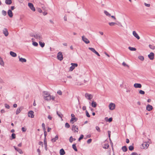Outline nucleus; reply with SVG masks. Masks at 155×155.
Wrapping results in <instances>:
<instances>
[{
    "label": "nucleus",
    "instance_id": "13",
    "mask_svg": "<svg viewBox=\"0 0 155 155\" xmlns=\"http://www.w3.org/2000/svg\"><path fill=\"white\" fill-rule=\"evenodd\" d=\"M142 146L143 148L147 149L149 146V143L148 142H144L143 143Z\"/></svg>",
    "mask_w": 155,
    "mask_h": 155
},
{
    "label": "nucleus",
    "instance_id": "57",
    "mask_svg": "<svg viewBox=\"0 0 155 155\" xmlns=\"http://www.w3.org/2000/svg\"><path fill=\"white\" fill-rule=\"evenodd\" d=\"M91 141H92V139H90L87 140V143L89 144L91 142Z\"/></svg>",
    "mask_w": 155,
    "mask_h": 155
},
{
    "label": "nucleus",
    "instance_id": "37",
    "mask_svg": "<svg viewBox=\"0 0 155 155\" xmlns=\"http://www.w3.org/2000/svg\"><path fill=\"white\" fill-rule=\"evenodd\" d=\"M138 58L141 61H143L144 60V58L143 56H140L138 57Z\"/></svg>",
    "mask_w": 155,
    "mask_h": 155
},
{
    "label": "nucleus",
    "instance_id": "7",
    "mask_svg": "<svg viewBox=\"0 0 155 155\" xmlns=\"http://www.w3.org/2000/svg\"><path fill=\"white\" fill-rule=\"evenodd\" d=\"M81 38L82 40L86 44H88L90 43L89 41L84 36H82Z\"/></svg>",
    "mask_w": 155,
    "mask_h": 155
},
{
    "label": "nucleus",
    "instance_id": "9",
    "mask_svg": "<svg viewBox=\"0 0 155 155\" xmlns=\"http://www.w3.org/2000/svg\"><path fill=\"white\" fill-rule=\"evenodd\" d=\"M28 116L29 117H31V118L34 117L35 116L34 112L32 110L29 111L28 113Z\"/></svg>",
    "mask_w": 155,
    "mask_h": 155
},
{
    "label": "nucleus",
    "instance_id": "56",
    "mask_svg": "<svg viewBox=\"0 0 155 155\" xmlns=\"http://www.w3.org/2000/svg\"><path fill=\"white\" fill-rule=\"evenodd\" d=\"M91 137V135L90 134H88L84 138V139H86L87 138H90Z\"/></svg>",
    "mask_w": 155,
    "mask_h": 155
},
{
    "label": "nucleus",
    "instance_id": "42",
    "mask_svg": "<svg viewBox=\"0 0 155 155\" xmlns=\"http://www.w3.org/2000/svg\"><path fill=\"white\" fill-rule=\"evenodd\" d=\"M122 65L124 67H129V66L125 62H124L122 64Z\"/></svg>",
    "mask_w": 155,
    "mask_h": 155
},
{
    "label": "nucleus",
    "instance_id": "25",
    "mask_svg": "<svg viewBox=\"0 0 155 155\" xmlns=\"http://www.w3.org/2000/svg\"><path fill=\"white\" fill-rule=\"evenodd\" d=\"M97 105L96 103L94 101H92L91 103V105L93 107H95Z\"/></svg>",
    "mask_w": 155,
    "mask_h": 155
},
{
    "label": "nucleus",
    "instance_id": "30",
    "mask_svg": "<svg viewBox=\"0 0 155 155\" xmlns=\"http://www.w3.org/2000/svg\"><path fill=\"white\" fill-rule=\"evenodd\" d=\"M39 44L42 47V48H43V47H44L45 46V44L44 43V42H42L41 41H39Z\"/></svg>",
    "mask_w": 155,
    "mask_h": 155
},
{
    "label": "nucleus",
    "instance_id": "62",
    "mask_svg": "<svg viewBox=\"0 0 155 155\" xmlns=\"http://www.w3.org/2000/svg\"><path fill=\"white\" fill-rule=\"evenodd\" d=\"M48 118L50 120H51L52 119V117L50 115H49L48 117Z\"/></svg>",
    "mask_w": 155,
    "mask_h": 155
},
{
    "label": "nucleus",
    "instance_id": "47",
    "mask_svg": "<svg viewBox=\"0 0 155 155\" xmlns=\"http://www.w3.org/2000/svg\"><path fill=\"white\" fill-rule=\"evenodd\" d=\"M57 93L60 95H62V93L61 90H59L57 91Z\"/></svg>",
    "mask_w": 155,
    "mask_h": 155
},
{
    "label": "nucleus",
    "instance_id": "27",
    "mask_svg": "<svg viewBox=\"0 0 155 155\" xmlns=\"http://www.w3.org/2000/svg\"><path fill=\"white\" fill-rule=\"evenodd\" d=\"M12 0H5V3L8 5H9L12 3Z\"/></svg>",
    "mask_w": 155,
    "mask_h": 155
},
{
    "label": "nucleus",
    "instance_id": "44",
    "mask_svg": "<svg viewBox=\"0 0 155 155\" xmlns=\"http://www.w3.org/2000/svg\"><path fill=\"white\" fill-rule=\"evenodd\" d=\"M2 14L3 15L5 16L7 14V12L6 11L3 10L2 11Z\"/></svg>",
    "mask_w": 155,
    "mask_h": 155
},
{
    "label": "nucleus",
    "instance_id": "19",
    "mask_svg": "<svg viewBox=\"0 0 155 155\" xmlns=\"http://www.w3.org/2000/svg\"><path fill=\"white\" fill-rule=\"evenodd\" d=\"M72 130H74V132H78V127L76 125H74L72 126Z\"/></svg>",
    "mask_w": 155,
    "mask_h": 155
},
{
    "label": "nucleus",
    "instance_id": "16",
    "mask_svg": "<svg viewBox=\"0 0 155 155\" xmlns=\"http://www.w3.org/2000/svg\"><path fill=\"white\" fill-rule=\"evenodd\" d=\"M148 57L150 60H153L154 57V54L153 52H151L148 55Z\"/></svg>",
    "mask_w": 155,
    "mask_h": 155
},
{
    "label": "nucleus",
    "instance_id": "52",
    "mask_svg": "<svg viewBox=\"0 0 155 155\" xmlns=\"http://www.w3.org/2000/svg\"><path fill=\"white\" fill-rule=\"evenodd\" d=\"M5 107L6 108L9 109L10 108V106L6 104H5Z\"/></svg>",
    "mask_w": 155,
    "mask_h": 155
},
{
    "label": "nucleus",
    "instance_id": "10",
    "mask_svg": "<svg viewBox=\"0 0 155 155\" xmlns=\"http://www.w3.org/2000/svg\"><path fill=\"white\" fill-rule=\"evenodd\" d=\"M88 49L92 51L93 52L95 53L98 56H100L99 54L95 50V49L89 47Z\"/></svg>",
    "mask_w": 155,
    "mask_h": 155
},
{
    "label": "nucleus",
    "instance_id": "38",
    "mask_svg": "<svg viewBox=\"0 0 155 155\" xmlns=\"http://www.w3.org/2000/svg\"><path fill=\"white\" fill-rule=\"evenodd\" d=\"M57 114L58 115V116L61 118H62V117H63V115L61 113H59L58 111L57 112Z\"/></svg>",
    "mask_w": 155,
    "mask_h": 155
},
{
    "label": "nucleus",
    "instance_id": "6",
    "mask_svg": "<svg viewBox=\"0 0 155 155\" xmlns=\"http://www.w3.org/2000/svg\"><path fill=\"white\" fill-rule=\"evenodd\" d=\"M108 107L110 110H113L115 108V105L114 103H111L109 105Z\"/></svg>",
    "mask_w": 155,
    "mask_h": 155
},
{
    "label": "nucleus",
    "instance_id": "54",
    "mask_svg": "<svg viewBox=\"0 0 155 155\" xmlns=\"http://www.w3.org/2000/svg\"><path fill=\"white\" fill-rule=\"evenodd\" d=\"M21 130L23 132H25L26 130V129L24 127H22L21 128Z\"/></svg>",
    "mask_w": 155,
    "mask_h": 155
},
{
    "label": "nucleus",
    "instance_id": "43",
    "mask_svg": "<svg viewBox=\"0 0 155 155\" xmlns=\"http://www.w3.org/2000/svg\"><path fill=\"white\" fill-rule=\"evenodd\" d=\"M139 93L143 95L145 94V92L143 91L140 90L139 91Z\"/></svg>",
    "mask_w": 155,
    "mask_h": 155
},
{
    "label": "nucleus",
    "instance_id": "22",
    "mask_svg": "<svg viewBox=\"0 0 155 155\" xmlns=\"http://www.w3.org/2000/svg\"><path fill=\"white\" fill-rule=\"evenodd\" d=\"M58 135H56L54 138H52L51 140V141L52 142H54L58 140Z\"/></svg>",
    "mask_w": 155,
    "mask_h": 155
},
{
    "label": "nucleus",
    "instance_id": "53",
    "mask_svg": "<svg viewBox=\"0 0 155 155\" xmlns=\"http://www.w3.org/2000/svg\"><path fill=\"white\" fill-rule=\"evenodd\" d=\"M42 127L43 129V130H45V124L44 123H43L42 124Z\"/></svg>",
    "mask_w": 155,
    "mask_h": 155
},
{
    "label": "nucleus",
    "instance_id": "51",
    "mask_svg": "<svg viewBox=\"0 0 155 155\" xmlns=\"http://www.w3.org/2000/svg\"><path fill=\"white\" fill-rule=\"evenodd\" d=\"M12 139H15V134L14 133L12 134Z\"/></svg>",
    "mask_w": 155,
    "mask_h": 155
},
{
    "label": "nucleus",
    "instance_id": "12",
    "mask_svg": "<svg viewBox=\"0 0 155 155\" xmlns=\"http://www.w3.org/2000/svg\"><path fill=\"white\" fill-rule=\"evenodd\" d=\"M28 6L32 11H35V9L32 3H28Z\"/></svg>",
    "mask_w": 155,
    "mask_h": 155
},
{
    "label": "nucleus",
    "instance_id": "36",
    "mask_svg": "<svg viewBox=\"0 0 155 155\" xmlns=\"http://www.w3.org/2000/svg\"><path fill=\"white\" fill-rule=\"evenodd\" d=\"M72 148L75 151H77L78 150L76 147V145L75 144H73L72 145Z\"/></svg>",
    "mask_w": 155,
    "mask_h": 155
},
{
    "label": "nucleus",
    "instance_id": "39",
    "mask_svg": "<svg viewBox=\"0 0 155 155\" xmlns=\"http://www.w3.org/2000/svg\"><path fill=\"white\" fill-rule=\"evenodd\" d=\"M134 147L133 146L130 145L129 147V149L130 150L132 151L134 150Z\"/></svg>",
    "mask_w": 155,
    "mask_h": 155
},
{
    "label": "nucleus",
    "instance_id": "1",
    "mask_svg": "<svg viewBox=\"0 0 155 155\" xmlns=\"http://www.w3.org/2000/svg\"><path fill=\"white\" fill-rule=\"evenodd\" d=\"M43 96L44 99L46 101H49L51 99V95L47 91H44L43 92Z\"/></svg>",
    "mask_w": 155,
    "mask_h": 155
},
{
    "label": "nucleus",
    "instance_id": "20",
    "mask_svg": "<svg viewBox=\"0 0 155 155\" xmlns=\"http://www.w3.org/2000/svg\"><path fill=\"white\" fill-rule=\"evenodd\" d=\"M8 14L9 17L10 18L13 16V13L12 10L11 9H9L8 11Z\"/></svg>",
    "mask_w": 155,
    "mask_h": 155
},
{
    "label": "nucleus",
    "instance_id": "34",
    "mask_svg": "<svg viewBox=\"0 0 155 155\" xmlns=\"http://www.w3.org/2000/svg\"><path fill=\"white\" fill-rule=\"evenodd\" d=\"M122 149L123 151L124 152H126L127 149V147L125 146L122 147Z\"/></svg>",
    "mask_w": 155,
    "mask_h": 155
},
{
    "label": "nucleus",
    "instance_id": "46",
    "mask_svg": "<svg viewBox=\"0 0 155 155\" xmlns=\"http://www.w3.org/2000/svg\"><path fill=\"white\" fill-rule=\"evenodd\" d=\"M85 112H86V116L88 117H90V115H89L88 112V111L86 110V111H85Z\"/></svg>",
    "mask_w": 155,
    "mask_h": 155
},
{
    "label": "nucleus",
    "instance_id": "28",
    "mask_svg": "<svg viewBox=\"0 0 155 155\" xmlns=\"http://www.w3.org/2000/svg\"><path fill=\"white\" fill-rule=\"evenodd\" d=\"M60 155H64L65 154V152L63 149H61L60 150Z\"/></svg>",
    "mask_w": 155,
    "mask_h": 155
},
{
    "label": "nucleus",
    "instance_id": "45",
    "mask_svg": "<svg viewBox=\"0 0 155 155\" xmlns=\"http://www.w3.org/2000/svg\"><path fill=\"white\" fill-rule=\"evenodd\" d=\"M17 151L20 154H22L23 153L22 150L19 148H18V150H17Z\"/></svg>",
    "mask_w": 155,
    "mask_h": 155
},
{
    "label": "nucleus",
    "instance_id": "48",
    "mask_svg": "<svg viewBox=\"0 0 155 155\" xmlns=\"http://www.w3.org/2000/svg\"><path fill=\"white\" fill-rule=\"evenodd\" d=\"M70 126L69 124L68 123H66L65 124V127L66 128H68L70 127Z\"/></svg>",
    "mask_w": 155,
    "mask_h": 155
},
{
    "label": "nucleus",
    "instance_id": "61",
    "mask_svg": "<svg viewBox=\"0 0 155 155\" xmlns=\"http://www.w3.org/2000/svg\"><path fill=\"white\" fill-rule=\"evenodd\" d=\"M110 133H111L110 131H108V137L109 138H110Z\"/></svg>",
    "mask_w": 155,
    "mask_h": 155
},
{
    "label": "nucleus",
    "instance_id": "17",
    "mask_svg": "<svg viewBox=\"0 0 155 155\" xmlns=\"http://www.w3.org/2000/svg\"><path fill=\"white\" fill-rule=\"evenodd\" d=\"M153 107L152 106L148 104L146 106V110L148 111H150L153 109Z\"/></svg>",
    "mask_w": 155,
    "mask_h": 155
},
{
    "label": "nucleus",
    "instance_id": "2",
    "mask_svg": "<svg viewBox=\"0 0 155 155\" xmlns=\"http://www.w3.org/2000/svg\"><path fill=\"white\" fill-rule=\"evenodd\" d=\"M31 36H34L36 39L40 41H42L43 38L41 35L40 34H37L35 35H31Z\"/></svg>",
    "mask_w": 155,
    "mask_h": 155
},
{
    "label": "nucleus",
    "instance_id": "21",
    "mask_svg": "<svg viewBox=\"0 0 155 155\" xmlns=\"http://www.w3.org/2000/svg\"><path fill=\"white\" fill-rule=\"evenodd\" d=\"M44 144L45 147V148L46 150H47V142L46 141V138H44Z\"/></svg>",
    "mask_w": 155,
    "mask_h": 155
},
{
    "label": "nucleus",
    "instance_id": "58",
    "mask_svg": "<svg viewBox=\"0 0 155 155\" xmlns=\"http://www.w3.org/2000/svg\"><path fill=\"white\" fill-rule=\"evenodd\" d=\"M49 22L52 25H53L54 23V20H49Z\"/></svg>",
    "mask_w": 155,
    "mask_h": 155
},
{
    "label": "nucleus",
    "instance_id": "41",
    "mask_svg": "<svg viewBox=\"0 0 155 155\" xmlns=\"http://www.w3.org/2000/svg\"><path fill=\"white\" fill-rule=\"evenodd\" d=\"M149 47L150 49L153 50H154L155 48V46H153L151 45H149Z\"/></svg>",
    "mask_w": 155,
    "mask_h": 155
},
{
    "label": "nucleus",
    "instance_id": "33",
    "mask_svg": "<svg viewBox=\"0 0 155 155\" xmlns=\"http://www.w3.org/2000/svg\"><path fill=\"white\" fill-rule=\"evenodd\" d=\"M128 48L131 51H136V49L134 48L129 47Z\"/></svg>",
    "mask_w": 155,
    "mask_h": 155
},
{
    "label": "nucleus",
    "instance_id": "35",
    "mask_svg": "<svg viewBox=\"0 0 155 155\" xmlns=\"http://www.w3.org/2000/svg\"><path fill=\"white\" fill-rule=\"evenodd\" d=\"M109 147V145L108 144H105L104 145L103 148L104 149H107Z\"/></svg>",
    "mask_w": 155,
    "mask_h": 155
},
{
    "label": "nucleus",
    "instance_id": "29",
    "mask_svg": "<svg viewBox=\"0 0 155 155\" xmlns=\"http://www.w3.org/2000/svg\"><path fill=\"white\" fill-rule=\"evenodd\" d=\"M0 64L2 66H4V63L3 60L0 57Z\"/></svg>",
    "mask_w": 155,
    "mask_h": 155
},
{
    "label": "nucleus",
    "instance_id": "63",
    "mask_svg": "<svg viewBox=\"0 0 155 155\" xmlns=\"http://www.w3.org/2000/svg\"><path fill=\"white\" fill-rule=\"evenodd\" d=\"M43 14L44 15H45L47 14V12H46L44 11L42 12Z\"/></svg>",
    "mask_w": 155,
    "mask_h": 155
},
{
    "label": "nucleus",
    "instance_id": "49",
    "mask_svg": "<svg viewBox=\"0 0 155 155\" xmlns=\"http://www.w3.org/2000/svg\"><path fill=\"white\" fill-rule=\"evenodd\" d=\"M73 140V138L72 136H71L70 137L69 141L71 143H72Z\"/></svg>",
    "mask_w": 155,
    "mask_h": 155
},
{
    "label": "nucleus",
    "instance_id": "32",
    "mask_svg": "<svg viewBox=\"0 0 155 155\" xmlns=\"http://www.w3.org/2000/svg\"><path fill=\"white\" fill-rule=\"evenodd\" d=\"M104 13L106 15V16L109 17H110L111 16L110 14L108 12L106 11H104Z\"/></svg>",
    "mask_w": 155,
    "mask_h": 155
},
{
    "label": "nucleus",
    "instance_id": "18",
    "mask_svg": "<svg viewBox=\"0 0 155 155\" xmlns=\"http://www.w3.org/2000/svg\"><path fill=\"white\" fill-rule=\"evenodd\" d=\"M18 58L19 59V61L22 62H26L27 61L24 58H20V56H18Z\"/></svg>",
    "mask_w": 155,
    "mask_h": 155
},
{
    "label": "nucleus",
    "instance_id": "26",
    "mask_svg": "<svg viewBox=\"0 0 155 155\" xmlns=\"http://www.w3.org/2000/svg\"><path fill=\"white\" fill-rule=\"evenodd\" d=\"M77 119L75 117H72L70 120V122L72 124H73L74 123L77 121Z\"/></svg>",
    "mask_w": 155,
    "mask_h": 155
},
{
    "label": "nucleus",
    "instance_id": "11",
    "mask_svg": "<svg viewBox=\"0 0 155 155\" xmlns=\"http://www.w3.org/2000/svg\"><path fill=\"white\" fill-rule=\"evenodd\" d=\"M3 33L4 35L5 36L7 37L8 35V32L7 29L6 28H4L3 30Z\"/></svg>",
    "mask_w": 155,
    "mask_h": 155
},
{
    "label": "nucleus",
    "instance_id": "15",
    "mask_svg": "<svg viewBox=\"0 0 155 155\" xmlns=\"http://www.w3.org/2000/svg\"><path fill=\"white\" fill-rule=\"evenodd\" d=\"M134 86L135 88H141L142 85L140 84L135 83L134 84Z\"/></svg>",
    "mask_w": 155,
    "mask_h": 155
},
{
    "label": "nucleus",
    "instance_id": "59",
    "mask_svg": "<svg viewBox=\"0 0 155 155\" xmlns=\"http://www.w3.org/2000/svg\"><path fill=\"white\" fill-rule=\"evenodd\" d=\"M144 5L147 7H149L150 6V4H147L146 3H144Z\"/></svg>",
    "mask_w": 155,
    "mask_h": 155
},
{
    "label": "nucleus",
    "instance_id": "3",
    "mask_svg": "<svg viewBox=\"0 0 155 155\" xmlns=\"http://www.w3.org/2000/svg\"><path fill=\"white\" fill-rule=\"evenodd\" d=\"M57 58V59L60 61H61L63 60V57L62 53L60 51L58 53Z\"/></svg>",
    "mask_w": 155,
    "mask_h": 155
},
{
    "label": "nucleus",
    "instance_id": "60",
    "mask_svg": "<svg viewBox=\"0 0 155 155\" xmlns=\"http://www.w3.org/2000/svg\"><path fill=\"white\" fill-rule=\"evenodd\" d=\"M39 144L40 145L42 146V147H43V142H41V141L39 142Z\"/></svg>",
    "mask_w": 155,
    "mask_h": 155
},
{
    "label": "nucleus",
    "instance_id": "55",
    "mask_svg": "<svg viewBox=\"0 0 155 155\" xmlns=\"http://www.w3.org/2000/svg\"><path fill=\"white\" fill-rule=\"evenodd\" d=\"M96 130L98 132H100L101 130L100 129V128L98 126L96 127Z\"/></svg>",
    "mask_w": 155,
    "mask_h": 155
},
{
    "label": "nucleus",
    "instance_id": "40",
    "mask_svg": "<svg viewBox=\"0 0 155 155\" xmlns=\"http://www.w3.org/2000/svg\"><path fill=\"white\" fill-rule=\"evenodd\" d=\"M32 45L33 46L35 47L37 46L38 45V43L35 41L33 42Z\"/></svg>",
    "mask_w": 155,
    "mask_h": 155
},
{
    "label": "nucleus",
    "instance_id": "50",
    "mask_svg": "<svg viewBox=\"0 0 155 155\" xmlns=\"http://www.w3.org/2000/svg\"><path fill=\"white\" fill-rule=\"evenodd\" d=\"M84 137V135L82 134L81 135L80 137L78 139V141H80V140L82 139Z\"/></svg>",
    "mask_w": 155,
    "mask_h": 155
},
{
    "label": "nucleus",
    "instance_id": "5",
    "mask_svg": "<svg viewBox=\"0 0 155 155\" xmlns=\"http://www.w3.org/2000/svg\"><path fill=\"white\" fill-rule=\"evenodd\" d=\"M71 65H72L71 66L69 69V71H72L74 69L75 67H76L78 66V64L77 63H73L71 64Z\"/></svg>",
    "mask_w": 155,
    "mask_h": 155
},
{
    "label": "nucleus",
    "instance_id": "8",
    "mask_svg": "<svg viewBox=\"0 0 155 155\" xmlns=\"http://www.w3.org/2000/svg\"><path fill=\"white\" fill-rule=\"evenodd\" d=\"M85 97L88 100H91L93 97L92 95L88 94L86 93L85 94Z\"/></svg>",
    "mask_w": 155,
    "mask_h": 155
},
{
    "label": "nucleus",
    "instance_id": "23",
    "mask_svg": "<svg viewBox=\"0 0 155 155\" xmlns=\"http://www.w3.org/2000/svg\"><path fill=\"white\" fill-rule=\"evenodd\" d=\"M22 108L21 107L20 108H18L16 111V114L17 115L21 111Z\"/></svg>",
    "mask_w": 155,
    "mask_h": 155
},
{
    "label": "nucleus",
    "instance_id": "4",
    "mask_svg": "<svg viewBox=\"0 0 155 155\" xmlns=\"http://www.w3.org/2000/svg\"><path fill=\"white\" fill-rule=\"evenodd\" d=\"M109 24L110 26H114L116 25H117L119 26H122L121 23L118 21H116V22H109Z\"/></svg>",
    "mask_w": 155,
    "mask_h": 155
},
{
    "label": "nucleus",
    "instance_id": "31",
    "mask_svg": "<svg viewBox=\"0 0 155 155\" xmlns=\"http://www.w3.org/2000/svg\"><path fill=\"white\" fill-rule=\"evenodd\" d=\"M105 120L106 121H108L109 122H111L112 120V117L110 118L109 119H108L107 117H106L105 118Z\"/></svg>",
    "mask_w": 155,
    "mask_h": 155
},
{
    "label": "nucleus",
    "instance_id": "24",
    "mask_svg": "<svg viewBox=\"0 0 155 155\" xmlns=\"http://www.w3.org/2000/svg\"><path fill=\"white\" fill-rule=\"evenodd\" d=\"M10 54L13 57H15L17 56L16 54L12 51H11L10 52Z\"/></svg>",
    "mask_w": 155,
    "mask_h": 155
},
{
    "label": "nucleus",
    "instance_id": "64",
    "mask_svg": "<svg viewBox=\"0 0 155 155\" xmlns=\"http://www.w3.org/2000/svg\"><path fill=\"white\" fill-rule=\"evenodd\" d=\"M5 111L4 109H2L1 110V112L2 113H5Z\"/></svg>",
    "mask_w": 155,
    "mask_h": 155
},
{
    "label": "nucleus",
    "instance_id": "14",
    "mask_svg": "<svg viewBox=\"0 0 155 155\" xmlns=\"http://www.w3.org/2000/svg\"><path fill=\"white\" fill-rule=\"evenodd\" d=\"M132 33L134 36L138 40H139L140 39V36L135 31H133Z\"/></svg>",
    "mask_w": 155,
    "mask_h": 155
}]
</instances>
